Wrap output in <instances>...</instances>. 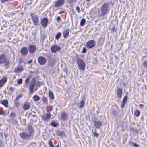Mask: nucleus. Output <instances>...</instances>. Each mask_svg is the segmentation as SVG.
I'll return each mask as SVG.
<instances>
[{"label": "nucleus", "mask_w": 147, "mask_h": 147, "mask_svg": "<svg viewBox=\"0 0 147 147\" xmlns=\"http://www.w3.org/2000/svg\"><path fill=\"white\" fill-rule=\"evenodd\" d=\"M30 106V104L28 102H26L24 103L23 105V108L24 110H27L28 109Z\"/></svg>", "instance_id": "nucleus-20"}, {"label": "nucleus", "mask_w": 147, "mask_h": 147, "mask_svg": "<svg viewBox=\"0 0 147 147\" xmlns=\"http://www.w3.org/2000/svg\"><path fill=\"white\" fill-rule=\"evenodd\" d=\"M22 82V79L21 78L20 79L17 81V83L19 84H21Z\"/></svg>", "instance_id": "nucleus-41"}, {"label": "nucleus", "mask_w": 147, "mask_h": 147, "mask_svg": "<svg viewBox=\"0 0 147 147\" xmlns=\"http://www.w3.org/2000/svg\"><path fill=\"white\" fill-rule=\"evenodd\" d=\"M64 13V11H60V12L58 13L59 14H61L62 13Z\"/></svg>", "instance_id": "nucleus-53"}, {"label": "nucleus", "mask_w": 147, "mask_h": 147, "mask_svg": "<svg viewBox=\"0 0 147 147\" xmlns=\"http://www.w3.org/2000/svg\"><path fill=\"white\" fill-rule=\"evenodd\" d=\"M116 95L118 97L120 98L121 97L122 95V90L120 88L117 89Z\"/></svg>", "instance_id": "nucleus-18"}, {"label": "nucleus", "mask_w": 147, "mask_h": 147, "mask_svg": "<svg viewBox=\"0 0 147 147\" xmlns=\"http://www.w3.org/2000/svg\"><path fill=\"white\" fill-rule=\"evenodd\" d=\"M9 61H5V62L4 65L5 66H7L9 64Z\"/></svg>", "instance_id": "nucleus-42"}, {"label": "nucleus", "mask_w": 147, "mask_h": 147, "mask_svg": "<svg viewBox=\"0 0 147 147\" xmlns=\"http://www.w3.org/2000/svg\"><path fill=\"white\" fill-rule=\"evenodd\" d=\"M127 99V96H125L122 102L126 103Z\"/></svg>", "instance_id": "nucleus-34"}, {"label": "nucleus", "mask_w": 147, "mask_h": 147, "mask_svg": "<svg viewBox=\"0 0 147 147\" xmlns=\"http://www.w3.org/2000/svg\"><path fill=\"white\" fill-rule=\"evenodd\" d=\"M84 104L85 102L84 100L81 101L79 103V108L80 109L82 108L83 107Z\"/></svg>", "instance_id": "nucleus-26"}, {"label": "nucleus", "mask_w": 147, "mask_h": 147, "mask_svg": "<svg viewBox=\"0 0 147 147\" xmlns=\"http://www.w3.org/2000/svg\"><path fill=\"white\" fill-rule=\"evenodd\" d=\"M0 103L3 105L5 107H8V101L7 100H3L0 101Z\"/></svg>", "instance_id": "nucleus-24"}, {"label": "nucleus", "mask_w": 147, "mask_h": 147, "mask_svg": "<svg viewBox=\"0 0 147 147\" xmlns=\"http://www.w3.org/2000/svg\"><path fill=\"white\" fill-rule=\"evenodd\" d=\"M52 106H51L49 105L47 107V110L48 112L52 111Z\"/></svg>", "instance_id": "nucleus-30"}, {"label": "nucleus", "mask_w": 147, "mask_h": 147, "mask_svg": "<svg viewBox=\"0 0 147 147\" xmlns=\"http://www.w3.org/2000/svg\"><path fill=\"white\" fill-rule=\"evenodd\" d=\"M23 70V66L20 65L16 66L14 69V71L16 73H19L21 72Z\"/></svg>", "instance_id": "nucleus-13"}, {"label": "nucleus", "mask_w": 147, "mask_h": 147, "mask_svg": "<svg viewBox=\"0 0 147 147\" xmlns=\"http://www.w3.org/2000/svg\"><path fill=\"white\" fill-rule=\"evenodd\" d=\"M50 124L51 125L54 127H55L57 126V124L55 122H51L50 123Z\"/></svg>", "instance_id": "nucleus-35"}, {"label": "nucleus", "mask_w": 147, "mask_h": 147, "mask_svg": "<svg viewBox=\"0 0 147 147\" xmlns=\"http://www.w3.org/2000/svg\"><path fill=\"white\" fill-rule=\"evenodd\" d=\"M112 31L113 32H115L116 31V30L115 29L114 27H113L112 29Z\"/></svg>", "instance_id": "nucleus-50"}, {"label": "nucleus", "mask_w": 147, "mask_h": 147, "mask_svg": "<svg viewBox=\"0 0 147 147\" xmlns=\"http://www.w3.org/2000/svg\"><path fill=\"white\" fill-rule=\"evenodd\" d=\"M22 94H20L18 96H17L15 99V101H17L19 99H20V98L22 97Z\"/></svg>", "instance_id": "nucleus-31"}, {"label": "nucleus", "mask_w": 147, "mask_h": 147, "mask_svg": "<svg viewBox=\"0 0 147 147\" xmlns=\"http://www.w3.org/2000/svg\"><path fill=\"white\" fill-rule=\"evenodd\" d=\"M33 116H35V115H33Z\"/></svg>", "instance_id": "nucleus-59"}, {"label": "nucleus", "mask_w": 147, "mask_h": 147, "mask_svg": "<svg viewBox=\"0 0 147 147\" xmlns=\"http://www.w3.org/2000/svg\"><path fill=\"white\" fill-rule=\"evenodd\" d=\"M85 22H86L85 19L84 18L82 19L80 21V26H83Z\"/></svg>", "instance_id": "nucleus-28"}, {"label": "nucleus", "mask_w": 147, "mask_h": 147, "mask_svg": "<svg viewBox=\"0 0 147 147\" xmlns=\"http://www.w3.org/2000/svg\"><path fill=\"white\" fill-rule=\"evenodd\" d=\"M64 2L65 0H57L54 2V6L55 8L62 6L63 5Z\"/></svg>", "instance_id": "nucleus-6"}, {"label": "nucleus", "mask_w": 147, "mask_h": 147, "mask_svg": "<svg viewBox=\"0 0 147 147\" xmlns=\"http://www.w3.org/2000/svg\"><path fill=\"white\" fill-rule=\"evenodd\" d=\"M29 81V80L28 79H26L25 82V84H26V85H27V84L28 83V82Z\"/></svg>", "instance_id": "nucleus-45"}, {"label": "nucleus", "mask_w": 147, "mask_h": 147, "mask_svg": "<svg viewBox=\"0 0 147 147\" xmlns=\"http://www.w3.org/2000/svg\"><path fill=\"white\" fill-rule=\"evenodd\" d=\"M14 115V113H11L10 114V116H13Z\"/></svg>", "instance_id": "nucleus-55"}, {"label": "nucleus", "mask_w": 147, "mask_h": 147, "mask_svg": "<svg viewBox=\"0 0 147 147\" xmlns=\"http://www.w3.org/2000/svg\"><path fill=\"white\" fill-rule=\"evenodd\" d=\"M92 121L94 123L96 129L97 128L99 129L102 126V122L99 120H92Z\"/></svg>", "instance_id": "nucleus-7"}, {"label": "nucleus", "mask_w": 147, "mask_h": 147, "mask_svg": "<svg viewBox=\"0 0 147 147\" xmlns=\"http://www.w3.org/2000/svg\"><path fill=\"white\" fill-rule=\"evenodd\" d=\"M69 29H65L64 30L63 32V35L65 38H67L69 34Z\"/></svg>", "instance_id": "nucleus-16"}, {"label": "nucleus", "mask_w": 147, "mask_h": 147, "mask_svg": "<svg viewBox=\"0 0 147 147\" xmlns=\"http://www.w3.org/2000/svg\"><path fill=\"white\" fill-rule=\"evenodd\" d=\"M30 16L34 24L38 26L39 25V17L33 13H31Z\"/></svg>", "instance_id": "nucleus-4"}, {"label": "nucleus", "mask_w": 147, "mask_h": 147, "mask_svg": "<svg viewBox=\"0 0 147 147\" xmlns=\"http://www.w3.org/2000/svg\"><path fill=\"white\" fill-rule=\"evenodd\" d=\"M134 115L136 117L139 116L140 115V111L138 110H137L134 112Z\"/></svg>", "instance_id": "nucleus-27"}, {"label": "nucleus", "mask_w": 147, "mask_h": 147, "mask_svg": "<svg viewBox=\"0 0 147 147\" xmlns=\"http://www.w3.org/2000/svg\"><path fill=\"white\" fill-rule=\"evenodd\" d=\"M95 132H93V135L94 136L96 137L97 138H98V134L96 132V129H95Z\"/></svg>", "instance_id": "nucleus-36"}, {"label": "nucleus", "mask_w": 147, "mask_h": 147, "mask_svg": "<svg viewBox=\"0 0 147 147\" xmlns=\"http://www.w3.org/2000/svg\"><path fill=\"white\" fill-rule=\"evenodd\" d=\"M38 61L40 64L42 65L46 63V59L44 57L41 56L38 58Z\"/></svg>", "instance_id": "nucleus-9"}, {"label": "nucleus", "mask_w": 147, "mask_h": 147, "mask_svg": "<svg viewBox=\"0 0 147 147\" xmlns=\"http://www.w3.org/2000/svg\"><path fill=\"white\" fill-rule=\"evenodd\" d=\"M61 36V34L60 32H58L55 35V38L57 40L59 39Z\"/></svg>", "instance_id": "nucleus-29"}, {"label": "nucleus", "mask_w": 147, "mask_h": 147, "mask_svg": "<svg viewBox=\"0 0 147 147\" xmlns=\"http://www.w3.org/2000/svg\"><path fill=\"white\" fill-rule=\"evenodd\" d=\"M6 61V58L4 55H0V64H2Z\"/></svg>", "instance_id": "nucleus-22"}, {"label": "nucleus", "mask_w": 147, "mask_h": 147, "mask_svg": "<svg viewBox=\"0 0 147 147\" xmlns=\"http://www.w3.org/2000/svg\"><path fill=\"white\" fill-rule=\"evenodd\" d=\"M21 54L23 56L26 55L28 53V49L26 47H24L21 48L20 50Z\"/></svg>", "instance_id": "nucleus-15"}, {"label": "nucleus", "mask_w": 147, "mask_h": 147, "mask_svg": "<svg viewBox=\"0 0 147 147\" xmlns=\"http://www.w3.org/2000/svg\"><path fill=\"white\" fill-rule=\"evenodd\" d=\"M7 80V79L5 77H4L2 78L0 80V88L3 86V85L6 83Z\"/></svg>", "instance_id": "nucleus-17"}, {"label": "nucleus", "mask_w": 147, "mask_h": 147, "mask_svg": "<svg viewBox=\"0 0 147 147\" xmlns=\"http://www.w3.org/2000/svg\"><path fill=\"white\" fill-rule=\"evenodd\" d=\"M48 19L46 17L43 18L41 20V24L45 28L47 25Z\"/></svg>", "instance_id": "nucleus-12"}, {"label": "nucleus", "mask_w": 147, "mask_h": 147, "mask_svg": "<svg viewBox=\"0 0 147 147\" xmlns=\"http://www.w3.org/2000/svg\"><path fill=\"white\" fill-rule=\"evenodd\" d=\"M56 19L57 21H58L59 22L61 20L60 17L59 16L57 17L56 18Z\"/></svg>", "instance_id": "nucleus-47"}, {"label": "nucleus", "mask_w": 147, "mask_h": 147, "mask_svg": "<svg viewBox=\"0 0 147 147\" xmlns=\"http://www.w3.org/2000/svg\"><path fill=\"white\" fill-rule=\"evenodd\" d=\"M76 9L77 11L78 12V13H79L80 11V8L79 7L77 6L76 8Z\"/></svg>", "instance_id": "nucleus-46"}, {"label": "nucleus", "mask_w": 147, "mask_h": 147, "mask_svg": "<svg viewBox=\"0 0 147 147\" xmlns=\"http://www.w3.org/2000/svg\"><path fill=\"white\" fill-rule=\"evenodd\" d=\"M140 106H141V107H142V106H143V105H142V104H140Z\"/></svg>", "instance_id": "nucleus-56"}, {"label": "nucleus", "mask_w": 147, "mask_h": 147, "mask_svg": "<svg viewBox=\"0 0 147 147\" xmlns=\"http://www.w3.org/2000/svg\"><path fill=\"white\" fill-rule=\"evenodd\" d=\"M125 103H124V102H122L121 104V107L122 108H123L124 107L125 105Z\"/></svg>", "instance_id": "nucleus-48"}, {"label": "nucleus", "mask_w": 147, "mask_h": 147, "mask_svg": "<svg viewBox=\"0 0 147 147\" xmlns=\"http://www.w3.org/2000/svg\"><path fill=\"white\" fill-rule=\"evenodd\" d=\"M20 138L23 140H28L31 137V134L26 132L21 133L20 134Z\"/></svg>", "instance_id": "nucleus-5"}, {"label": "nucleus", "mask_w": 147, "mask_h": 147, "mask_svg": "<svg viewBox=\"0 0 147 147\" xmlns=\"http://www.w3.org/2000/svg\"><path fill=\"white\" fill-rule=\"evenodd\" d=\"M132 144L135 147H139V146L135 143H133Z\"/></svg>", "instance_id": "nucleus-44"}, {"label": "nucleus", "mask_w": 147, "mask_h": 147, "mask_svg": "<svg viewBox=\"0 0 147 147\" xmlns=\"http://www.w3.org/2000/svg\"><path fill=\"white\" fill-rule=\"evenodd\" d=\"M49 99L51 100H53L54 99V94L52 91L50 90L49 91Z\"/></svg>", "instance_id": "nucleus-23"}, {"label": "nucleus", "mask_w": 147, "mask_h": 147, "mask_svg": "<svg viewBox=\"0 0 147 147\" xmlns=\"http://www.w3.org/2000/svg\"><path fill=\"white\" fill-rule=\"evenodd\" d=\"M33 99L35 101H38L40 99V98L39 97L36 95H34L33 97Z\"/></svg>", "instance_id": "nucleus-25"}, {"label": "nucleus", "mask_w": 147, "mask_h": 147, "mask_svg": "<svg viewBox=\"0 0 147 147\" xmlns=\"http://www.w3.org/2000/svg\"><path fill=\"white\" fill-rule=\"evenodd\" d=\"M36 46L30 44L28 46V51L30 53H33L36 51Z\"/></svg>", "instance_id": "nucleus-11"}, {"label": "nucleus", "mask_w": 147, "mask_h": 147, "mask_svg": "<svg viewBox=\"0 0 147 147\" xmlns=\"http://www.w3.org/2000/svg\"><path fill=\"white\" fill-rule=\"evenodd\" d=\"M51 114L50 113H47L46 115H43L42 116L43 120L44 121H48L51 117Z\"/></svg>", "instance_id": "nucleus-14"}, {"label": "nucleus", "mask_w": 147, "mask_h": 147, "mask_svg": "<svg viewBox=\"0 0 147 147\" xmlns=\"http://www.w3.org/2000/svg\"><path fill=\"white\" fill-rule=\"evenodd\" d=\"M90 0H86V1H90Z\"/></svg>", "instance_id": "nucleus-58"}, {"label": "nucleus", "mask_w": 147, "mask_h": 147, "mask_svg": "<svg viewBox=\"0 0 147 147\" xmlns=\"http://www.w3.org/2000/svg\"><path fill=\"white\" fill-rule=\"evenodd\" d=\"M5 114L4 112L0 111V115H4Z\"/></svg>", "instance_id": "nucleus-52"}, {"label": "nucleus", "mask_w": 147, "mask_h": 147, "mask_svg": "<svg viewBox=\"0 0 147 147\" xmlns=\"http://www.w3.org/2000/svg\"><path fill=\"white\" fill-rule=\"evenodd\" d=\"M61 118L62 120L65 121L66 120L67 116V113L65 112L61 113Z\"/></svg>", "instance_id": "nucleus-19"}, {"label": "nucleus", "mask_w": 147, "mask_h": 147, "mask_svg": "<svg viewBox=\"0 0 147 147\" xmlns=\"http://www.w3.org/2000/svg\"><path fill=\"white\" fill-rule=\"evenodd\" d=\"M61 49L60 47L58 45H54L51 46V50L52 53H55L57 51H59Z\"/></svg>", "instance_id": "nucleus-10"}, {"label": "nucleus", "mask_w": 147, "mask_h": 147, "mask_svg": "<svg viewBox=\"0 0 147 147\" xmlns=\"http://www.w3.org/2000/svg\"><path fill=\"white\" fill-rule=\"evenodd\" d=\"M112 115H117V112L116 110H113L112 111Z\"/></svg>", "instance_id": "nucleus-40"}, {"label": "nucleus", "mask_w": 147, "mask_h": 147, "mask_svg": "<svg viewBox=\"0 0 147 147\" xmlns=\"http://www.w3.org/2000/svg\"><path fill=\"white\" fill-rule=\"evenodd\" d=\"M76 63L80 69L83 70L85 69L86 64L82 59L79 58H77L76 60Z\"/></svg>", "instance_id": "nucleus-2"}, {"label": "nucleus", "mask_w": 147, "mask_h": 147, "mask_svg": "<svg viewBox=\"0 0 147 147\" xmlns=\"http://www.w3.org/2000/svg\"><path fill=\"white\" fill-rule=\"evenodd\" d=\"M27 127L28 131L29 133V134H31L34 131V129L32 126L31 125L29 124L27 126Z\"/></svg>", "instance_id": "nucleus-21"}, {"label": "nucleus", "mask_w": 147, "mask_h": 147, "mask_svg": "<svg viewBox=\"0 0 147 147\" xmlns=\"http://www.w3.org/2000/svg\"><path fill=\"white\" fill-rule=\"evenodd\" d=\"M143 65L144 67L147 68V60L146 61L144 62Z\"/></svg>", "instance_id": "nucleus-38"}, {"label": "nucleus", "mask_w": 147, "mask_h": 147, "mask_svg": "<svg viewBox=\"0 0 147 147\" xmlns=\"http://www.w3.org/2000/svg\"><path fill=\"white\" fill-rule=\"evenodd\" d=\"M14 89L13 87H10L9 88V90L11 92H12L13 91Z\"/></svg>", "instance_id": "nucleus-49"}, {"label": "nucleus", "mask_w": 147, "mask_h": 147, "mask_svg": "<svg viewBox=\"0 0 147 147\" xmlns=\"http://www.w3.org/2000/svg\"><path fill=\"white\" fill-rule=\"evenodd\" d=\"M20 105V103L18 101H15L14 102V106L16 107L19 106Z\"/></svg>", "instance_id": "nucleus-32"}, {"label": "nucleus", "mask_w": 147, "mask_h": 147, "mask_svg": "<svg viewBox=\"0 0 147 147\" xmlns=\"http://www.w3.org/2000/svg\"><path fill=\"white\" fill-rule=\"evenodd\" d=\"M49 145L50 147H55L52 144V142L51 140H50L49 141Z\"/></svg>", "instance_id": "nucleus-33"}, {"label": "nucleus", "mask_w": 147, "mask_h": 147, "mask_svg": "<svg viewBox=\"0 0 147 147\" xmlns=\"http://www.w3.org/2000/svg\"><path fill=\"white\" fill-rule=\"evenodd\" d=\"M36 78L35 77L33 78L30 82L29 85V90L30 94L33 93L34 90V88L36 84Z\"/></svg>", "instance_id": "nucleus-3"}, {"label": "nucleus", "mask_w": 147, "mask_h": 147, "mask_svg": "<svg viewBox=\"0 0 147 147\" xmlns=\"http://www.w3.org/2000/svg\"><path fill=\"white\" fill-rule=\"evenodd\" d=\"M110 9L109 3L107 2L104 3L100 8L101 15L103 16L109 13Z\"/></svg>", "instance_id": "nucleus-1"}, {"label": "nucleus", "mask_w": 147, "mask_h": 147, "mask_svg": "<svg viewBox=\"0 0 147 147\" xmlns=\"http://www.w3.org/2000/svg\"><path fill=\"white\" fill-rule=\"evenodd\" d=\"M31 77V75H29L27 77L26 79H28L29 80V79Z\"/></svg>", "instance_id": "nucleus-51"}, {"label": "nucleus", "mask_w": 147, "mask_h": 147, "mask_svg": "<svg viewBox=\"0 0 147 147\" xmlns=\"http://www.w3.org/2000/svg\"><path fill=\"white\" fill-rule=\"evenodd\" d=\"M95 45V41L93 40H90L88 41L86 44L87 47L89 49H91L94 47Z\"/></svg>", "instance_id": "nucleus-8"}, {"label": "nucleus", "mask_w": 147, "mask_h": 147, "mask_svg": "<svg viewBox=\"0 0 147 147\" xmlns=\"http://www.w3.org/2000/svg\"><path fill=\"white\" fill-rule=\"evenodd\" d=\"M56 147H59V145H58Z\"/></svg>", "instance_id": "nucleus-57"}, {"label": "nucleus", "mask_w": 147, "mask_h": 147, "mask_svg": "<svg viewBox=\"0 0 147 147\" xmlns=\"http://www.w3.org/2000/svg\"><path fill=\"white\" fill-rule=\"evenodd\" d=\"M87 49H86L84 47L83 48V50L82 51V52L83 53H85Z\"/></svg>", "instance_id": "nucleus-43"}, {"label": "nucleus", "mask_w": 147, "mask_h": 147, "mask_svg": "<svg viewBox=\"0 0 147 147\" xmlns=\"http://www.w3.org/2000/svg\"><path fill=\"white\" fill-rule=\"evenodd\" d=\"M42 101L44 103L46 102L47 100V98L45 96L42 97Z\"/></svg>", "instance_id": "nucleus-37"}, {"label": "nucleus", "mask_w": 147, "mask_h": 147, "mask_svg": "<svg viewBox=\"0 0 147 147\" xmlns=\"http://www.w3.org/2000/svg\"><path fill=\"white\" fill-rule=\"evenodd\" d=\"M42 83L41 82L38 81L37 83H36V85L38 86L39 87L42 85Z\"/></svg>", "instance_id": "nucleus-39"}, {"label": "nucleus", "mask_w": 147, "mask_h": 147, "mask_svg": "<svg viewBox=\"0 0 147 147\" xmlns=\"http://www.w3.org/2000/svg\"><path fill=\"white\" fill-rule=\"evenodd\" d=\"M32 61V60H30L28 62V64H30Z\"/></svg>", "instance_id": "nucleus-54"}]
</instances>
